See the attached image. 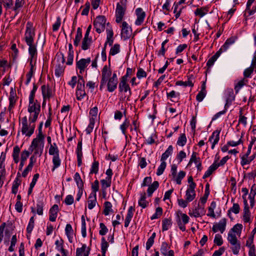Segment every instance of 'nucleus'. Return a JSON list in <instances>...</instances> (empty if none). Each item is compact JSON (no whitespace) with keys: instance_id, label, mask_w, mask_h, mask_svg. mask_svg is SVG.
Here are the masks:
<instances>
[{"instance_id":"obj_1","label":"nucleus","mask_w":256,"mask_h":256,"mask_svg":"<svg viewBox=\"0 0 256 256\" xmlns=\"http://www.w3.org/2000/svg\"><path fill=\"white\" fill-rule=\"evenodd\" d=\"M112 74L111 68L104 66L102 70V79L100 80V90H102L104 86L107 85L108 90L109 92H113L117 88L118 81L110 78Z\"/></svg>"},{"instance_id":"obj_2","label":"nucleus","mask_w":256,"mask_h":256,"mask_svg":"<svg viewBox=\"0 0 256 256\" xmlns=\"http://www.w3.org/2000/svg\"><path fill=\"white\" fill-rule=\"evenodd\" d=\"M37 119H33L28 117V120L26 116L21 119V132L23 135L26 136L30 137L34 133L35 130V122Z\"/></svg>"},{"instance_id":"obj_3","label":"nucleus","mask_w":256,"mask_h":256,"mask_svg":"<svg viewBox=\"0 0 256 256\" xmlns=\"http://www.w3.org/2000/svg\"><path fill=\"white\" fill-rule=\"evenodd\" d=\"M48 154L52 156V162L53 166L52 170L54 172L56 169L60 166L62 162L60 157V151L56 143L54 142L52 144L50 145Z\"/></svg>"},{"instance_id":"obj_4","label":"nucleus","mask_w":256,"mask_h":256,"mask_svg":"<svg viewBox=\"0 0 256 256\" xmlns=\"http://www.w3.org/2000/svg\"><path fill=\"white\" fill-rule=\"evenodd\" d=\"M28 112L30 114L29 117L33 119H38L40 112V104L38 100L35 99H28Z\"/></svg>"},{"instance_id":"obj_5","label":"nucleus","mask_w":256,"mask_h":256,"mask_svg":"<svg viewBox=\"0 0 256 256\" xmlns=\"http://www.w3.org/2000/svg\"><path fill=\"white\" fill-rule=\"evenodd\" d=\"M35 36L34 30L32 24L30 22H28L26 24V30L24 33V40L27 44H34Z\"/></svg>"},{"instance_id":"obj_6","label":"nucleus","mask_w":256,"mask_h":256,"mask_svg":"<svg viewBox=\"0 0 256 256\" xmlns=\"http://www.w3.org/2000/svg\"><path fill=\"white\" fill-rule=\"evenodd\" d=\"M106 19L104 16H99L96 17L94 25L96 32L100 34L104 30Z\"/></svg>"},{"instance_id":"obj_7","label":"nucleus","mask_w":256,"mask_h":256,"mask_svg":"<svg viewBox=\"0 0 256 256\" xmlns=\"http://www.w3.org/2000/svg\"><path fill=\"white\" fill-rule=\"evenodd\" d=\"M126 6L124 4L117 3L116 9V22L117 23L120 22L124 16Z\"/></svg>"},{"instance_id":"obj_8","label":"nucleus","mask_w":256,"mask_h":256,"mask_svg":"<svg viewBox=\"0 0 256 256\" xmlns=\"http://www.w3.org/2000/svg\"><path fill=\"white\" fill-rule=\"evenodd\" d=\"M226 223L227 220L226 218L221 219L218 222H216L213 224L212 232L214 233L220 232L221 234H223L226 230Z\"/></svg>"},{"instance_id":"obj_9","label":"nucleus","mask_w":256,"mask_h":256,"mask_svg":"<svg viewBox=\"0 0 256 256\" xmlns=\"http://www.w3.org/2000/svg\"><path fill=\"white\" fill-rule=\"evenodd\" d=\"M91 59L90 58H81L79 60L76 61V69L79 70L80 74H82L86 68L90 63Z\"/></svg>"},{"instance_id":"obj_10","label":"nucleus","mask_w":256,"mask_h":256,"mask_svg":"<svg viewBox=\"0 0 256 256\" xmlns=\"http://www.w3.org/2000/svg\"><path fill=\"white\" fill-rule=\"evenodd\" d=\"M244 208L242 213V220L245 223L252 222V217L250 210V206H248V200H244Z\"/></svg>"},{"instance_id":"obj_11","label":"nucleus","mask_w":256,"mask_h":256,"mask_svg":"<svg viewBox=\"0 0 256 256\" xmlns=\"http://www.w3.org/2000/svg\"><path fill=\"white\" fill-rule=\"evenodd\" d=\"M118 89L120 92H128V95L127 98V100H130V96L132 95V91L130 88L127 83V80H126V78H121L120 81L118 84Z\"/></svg>"},{"instance_id":"obj_12","label":"nucleus","mask_w":256,"mask_h":256,"mask_svg":"<svg viewBox=\"0 0 256 256\" xmlns=\"http://www.w3.org/2000/svg\"><path fill=\"white\" fill-rule=\"evenodd\" d=\"M121 36L124 40L130 38L132 35V30L126 22H123L122 24Z\"/></svg>"},{"instance_id":"obj_13","label":"nucleus","mask_w":256,"mask_h":256,"mask_svg":"<svg viewBox=\"0 0 256 256\" xmlns=\"http://www.w3.org/2000/svg\"><path fill=\"white\" fill-rule=\"evenodd\" d=\"M135 14L136 16V19L134 24L136 26L141 25L144 22L146 16V14L141 8H138L135 10Z\"/></svg>"},{"instance_id":"obj_14","label":"nucleus","mask_w":256,"mask_h":256,"mask_svg":"<svg viewBox=\"0 0 256 256\" xmlns=\"http://www.w3.org/2000/svg\"><path fill=\"white\" fill-rule=\"evenodd\" d=\"M28 46V54L30 56V64L32 66V62H36L37 58L36 46L34 44H27Z\"/></svg>"},{"instance_id":"obj_15","label":"nucleus","mask_w":256,"mask_h":256,"mask_svg":"<svg viewBox=\"0 0 256 256\" xmlns=\"http://www.w3.org/2000/svg\"><path fill=\"white\" fill-rule=\"evenodd\" d=\"M41 88L43 99L49 100L54 96V92L48 86L43 85Z\"/></svg>"},{"instance_id":"obj_16","label":"nucleus","mask_w":256,"mask_h":256,"mask_svg":"<svg viewBox=\"0 0 256 256\" xmlns=\"http://www.w3.org/2000/svg\"><path fill=\"white\" fill-rule=\"evenodd\" d=\"M206 210L204 206H200L198 204L197 208L192 210V211H190L188 214L190 216H194V218H198L204 215Z\"/></svg>"},{"instance_id":"obj_17","label":"nucleus","mask_w":256,"mask_h":256,"mask_svg":"<svg viewBox=\"0 0 256 256\" xmlns=\"http://www.w3.org/2000/svg\"><path fill=\"white\" fill-rule=\"evenodd\" d=\"M45 136H36V138L33 139L30 148H36L38 147H44Z\"/></svg>"},{"instance_id":"obj_18","label":"nucleus","mask_w":256,"mask_h":256,"mask_svg":"<svg viewBox=\"0 0 256 256\" xmlns=\"http://www.w3.org/2000/svg\"><path fill=\"white\" fill-rule=\"evenodd\" d=\"M220 130H214L210 136L208 141L212 142V149H214L215 146L218 143L220 140Z\"/></svg>"},{"instance_id":"obj_19","label":"nucleus","mask_w":256,"mask_h":256,"mask_svg":"<svg viewBox=\"0 0 256 256\" xmlns=\"http://www.w3.org/2000/svg\"><path fill=\"white\" fill-rule=\"evenodd\" d=\"M196 155L197 154L196 152H192L188 166H190L192 162H194L196 164L198 170L201 171L202 170V162L200 158L197 157Z\"/></svg>"},{"instance_id":"obj_20","label":"nucleus","mask_w":256,"mask_h":256,"mask_svg":"<svg viewBox=\"0 0 256 256\" xmlns=\"http://www.w3.org/2000/svg\"><path fill=\"white\" fill-rule=\"evenodd\" d=\"M224 97L226 100L225 106L230 104L235 99V95L233 89L232 88H227L224 92Z\"/></svg>"},{"instance_id":"obj_21","label":"nucleus","mask_w":256,"mask_h":256,"mask_svg":"<svg viewBox=\"0 0 256 256\" xmlns=\"http://www.w3.org/2000/svg\"><path fill=\"white\" fill-rule=\"evenodd\" d=\"M170 246L166 242H162L160 247L161 254L164 256H174V252L170 250Z\"/></svg>"},{"instance_id":"obj_22","label":"nucleus","mask_w":256,"mask_h":256,"mask_svg":"<svg viewBox=\"0 0 256 256\" xmlns=\"http://www.w3.org/2000/svg\"><path fill=\"white\" fill-rule=\"evenodd\" d=\"M76 156H77L78 166H80L82 164V140L78 142L76 150Z\"/></svg>"},{"instance_id":"obj_23","label":"nucleus","mask_w":256,"mask_h":256,"mask_svg":"<svg viewBox=\"0 0 256 256\" xmlns=\"http://www.w3.org/2000/svg\"><path fill=\"white\" fill-rule=\"evenodd\" d=\"M59 208L58 204H54L50 210L49 220L51 222H55L58 216Z\"/></svg>"},{"instance_id":"obj_24","label":"nucleus","mask_w":256,"mask_h":256,"mask_svg":"<svg viewBox=\"0 0 256 256\" xmlns=\"http://www.w3.org/2000/svg\"><path fill=\"white\" fill-rule=\"evenodd\" d=\"M195 188L193 186L190 188H188L186 192V198L189 202H192L196 198Z\"/></svg>"},{"instance_id":"obj_25","label":"nucleus","mask_w":256,"mask_h":256,"mask_svg":"<svg viewBox=\"0 0 256 256\" xmlns=\"http://www.w3.org/2000/svg\"><path fill=\"white\" fill-rule=\"evenodd\" d=\"M6 154L4 152H2L0 156V178L4 177L6 175V170L4 161L6 160Z\"/></svg>"},{"instance_id":"obj_26","label":"nucleus","mask_w":256,"mask_h":256,"mask_svg":"<svg viewBox=\"0 0 256 256\" xmlns=\"http://www.w3.org/2000/svg\"><path fill=\"white\" fill-rule=\"evenodd\" d=\"M256 66V64L255 60L254 59L252 60V64L250 67L246 68L244 72V78H250L252 77V74L254 67Z\"/></svg>"},{"instance_id":"obj_27","label":"nucleus","mask_w":256,"mask_h":256,"mask_svg":"<svg viewBox=\"0 0 256 256\" xmlns=\"http://www.w3.org/2000/svg\"><path fill=\"white\" fill-rule=\"evenodd\" d=\"M65 233L68 238V241L72 243V242L74 234L71 224H66L65 228Z\"/></svg>"},{"instance_id":"obj_28","label":"nucleus","mask_w":256,"mask_h":256,"mask_svg":"<svg viewBox=\"0 0 256 256\" xmlns=\"http://www.w3.org/2000/svg\"><path fill=\"white\" fill-rule=\"evenodd\" d=\"M138 206L142 208H145L148 204V202L146 200V194L144 192L140 194V197L138 201Z\"/></svg>"},{"instance_id":"obj_29","label":"nucleus","mask_w":256,"mask_h":256,"mask_svg":"<svg viewBox=\"0 0 256 256\" xmlns=\"http://www.w3.org/2000/svg\"><path fill=\"white\" fill-rule=\"evenodd\" d=\"M248 83V80L243 78L234 84V90L236 94H238L240 90Z\"/></svg>"},{"instance_id":"obj_30","label":"nucleus","mask_w":256,"mask_h":256,"mask_svg":"<svg viewBox=\"0 0 256 256\" xmlns=\"http://www.w3.org/2000/svg\"><path fill=\"white\" fill-rule=\"evenodd\" d=\"M173 147L172 145L169 146L164 153H163L160 158V160L166 162V160L172 154Z\"/></svg>"},{"instance_id":"obj_31","label":"nucleus","mask_w":256,"mask_h":256,"mask_svg":"<svg viewBox=\"0 0 256 256\" xmlns=\"http://www.w3.org/2000/svg\"><path fill=\"white\" fill-rule=\"evenodd\" d=\"M218 168V166L216 165V163H213L209 168L208 170L205 172L202 178L204 179L210 176L212 173Z\"/></svg>"},{"instance_id":"obj_32","label":"nucleus","mask_w":256,"mask_h":256,"mask_svg":"<svg viewBox=\"0 0 256 256\" xmlns=\"http://www.w3.org/2000/svg\"><path fill=\"white\" fill-rule=\"evenodd\" d=\"M159 186L158 182L154 181L152 184L148 186L147 190V193L148 196H151L153 192L158 188Z\"/></svg>"},{"instance_id":"obj_33","label":"nucleus","mask_w":256,"mask_h":256,"mask_svg":"<svg viewBox=\"0 0 256 256\" xmlns=\"http://www.w3.org/2000/svg\"><path fill=\"white\" fill-rule=\"evenodd\" d=\"M82 38V31L80 28H78L76 30V34L74 40V44L75 46H78L80 43Z\"/></svg>"},{"instance_id":"obj_34","label":"nucleus","mask_w":256,"mask_h":256,"mask_svg":"<svg viewBox=\"0 0 256 256\" xmlns=\"http://www.w3.org/2000/svg\"><path fill=\"white\" fill-rule=\"evenodd\" d=\"M20 148L18 146H16L14 148L12 156L15 163L18 164L20 160L19 154L20 152Z\"/></svg>"},{"instance_id":"obj_35","label":"nucleus","mask_w":256,"mask_h":256,"mask_svg":"<svg viewBox=\"0 0 256 256\" xmlns=\"http://www.w3.org/2000/svg\"><path fill=\"white\" fill-rule=\"evenodd\" d=\"M99 170V162L98 161L94 160L92 162L90 171V174H97Z\"/></svg>"},{"instance_id":"obj_36","label":"nucleus","mask_w":256,"mask_h":256,"mask_svg":"<svg viewBox=\"0 0 256 256\" xmlns=\"http://www.w3.org/2000/svg\"><path fill=\"white\" fill-rule=\"evenodd\" d=\"M113 212L112 204L110 202H105L104 203V210L103 213L105 216H108L110 212Z\"/></svg>"},{"instance_id":"obj_37","label":"nucleus","mask_w":256,"mask_h":256,"mask_svg":"<svg viewBox=\"0 0 256 256\" xmlns=\"http://www.w3.org/2000/svg\"><path fill=\"white\" fill-rule=\"evenodd\" d=\"M172 226L171 219L164 218L162 221V230L166 231L168 230Z\"/></svg>"},{"instance_id":"obj_38","label":"nucleus","mask_w":256,"mask_h":256,"mask_svg":"<svg viewBox=\"0 0 256 256\" xmlns=\"http://www.w3.org/2000/svg\"><path fill=\"white\" fill-rule=\"evenodd\" d=\"M92 192L89 196V199L92 198V195H94V196H96V192L99 190V182L98 180H95L94 184L92 185Z\"/></svg>"},{"instance_id":"obj_39","label":"nucleus","mask_w":256,"mask_h":256,"mask_svg":"<svg viewBox=\"0 0 256 256\" xmlns=\"http://www.w3.org/2000/svg\"><path fill=\"white\" fill-rule=\"evenodd\" d=\"M186 173L183 170L180 171L178 175L176 176L172 180L176 181V184H180L182 183V180L186 176Z\"/></svg>"},{"instance_id":"obj_40","label":"nucleus","mask_w":256,"mask_h":256,"mask_svg":"<svg viewBox=\"0 0 256 256\" xmlns=\"http://www.w3.org/2000/svg\"><path fill=\"white\" fill-rule=\"evenodd\" d=\"M101 242V250L102 253V256H106V252L108 247V244L106 241L105 238L102 237V238Z\"/></svg>"},{"instance_id":"obj_41","label":"nucleus","mask_w":256,"mask_h":256,"mask_svg":"<svg viewBox=\"0 0 256 256\" xmlns=\"http://www.w3.org/2000/svg\"><path fill=\"white\" fill-rule=\"evenodd\" d=\"M74 180H75L78 188H82L84 184L78 172H76L74 176Z\"/></svg>"},{"instance_id":"obj_42","label":"nucleus","mask_w":256,"mask_h":256,"mask_svg":"<svg viewBox=\"0 0 256 256\" xmlns=\"http://www.w3.org/2000/svg\"><path fill=\"white\" fill-rule=\"evenodd\" d=\"M130 126V121L128 118H126L124 122L120 125V129L122 134L126 136V130Z\"/></svg>"},{"instance_id":"obj_43","label":"nucleus","mask_w":256,"mask_h":256,"mask_svg":"<svg viewBox=\"0 0 256 256\" xmlns=\"http://www.w3.org/2000/svg\"><path fill=\"white\" fill-rule=\"evenodd\" d=\"M120 52V45L118 44H114L112 46L109 55L110 56H114Z\"/></svg>"},{"instance_id":"obj_44","label":"nucleus","mask_w":256,"mask_h":256,"mask_svg":"<svg viewBox=\"0 0 256 256\" xmlns=\"http://www.w3.org/2000/svg\"><path fill=\"white\" fill-rule=\"evenodd\" d=\"M92 42V39L83 38L82 44V49L84 50H88Z\"/></svg>"},{"instance_id":"obj_45","label":"nucleus","mask_w":256,"mask_h":256,"mask_svg":"<svg viewBox=\"0 0 256 256\" xmlns=\"http://www.w3.org/2000/svg\"><path fill=\"white\" fill-rule=\"evenodd\" d=\"M160 164L158 167L156 172V175L158 176L162 175L164 173V172L166 166V162L160 160Z\"/></svg>"},{"instance_id":"obj_46","label":"nucleus","mask_w":256,"mask_h":256,"mask_svg":"<svg viewBox=\"0 0 256 256\" xmlns=\"http://www.w3.org/2000/svg\"><path fill=\"white\" fill-rule=\"evenodd\" d=\"M220 56V54L216 52L206 62V66L209 68L212 66Z\"/></svg>"},{"instance_id":"obj_47","label":"nucleus","mask_w":256,"mask_h":256,"mask_svg":"<svg viewBox=\"0 0 256 256\" xmlns=\"http://www.w3.org/2000/svg\"><path fill=\"white\" fill-rule=\"evenodd\" d=\"M230 244L232 245L231 248L232 253L236 255L238 254L240 249V244L239 242H234V244Z\"/></svg>"},{"instance_id":"obj_48","label":"nucleus","mask_w":256,"mask_h":256,"mask_svg":"<svg viewBox=\"0 0 256 256\" xmlns=\"http://www.w3.org/2000/svg\"><path fill=\"white\" fill-rule=\"evenodd\" d=\"M82 226H81V232L83 238H86V223L84 215L82 216Z\"/></svg>"},{"instance_id":"obj_49","label":"nucleus","mask_w":256,"mask_h":256,"mask_svg":"<svg viewBox=\"0 0 256 256\" xmlns=\"http://www.w3.org/2000/svg\"><path fill=\"white\" fill-rule=\"evenodd\" d=\"M64 70V66L60 64L56 66L54 74L56 76L60 77L62 74Z\"/></svg>"},{"instance_id":"obj_50","label":"nucleus","mask_w":256,"mask_h":256,"mask_svg":"<svg viewBox=\"0 0 256 256\" xmlns=\"http://www.w3.org/2000/svg\"><path fill=\"white\" fill-rule=\"evenodd\" d=\"M228 240L230 244L238 242L237 240L236 234H234L232 231H229L228 235Z\"/></svg>"},{"instance_id":"obj_51","label":"nucleus","mask_w":256,"mask_h":256,"mask_svg":"<svg viewBox=\"0 0 256 256\" xmlns=\"http://www.w3.org/2000/svg\"><path fill=\"white\" fill-rule=\"evenodd\" d=\"M112 182V180L106 178V179H103L100 180V183L102 184V188L103 190H106L110 186Z\"/></svg>"},{"instance_id":"obj_52","label":"nucleus","mask_w":256,"mask_h":256,"mask_svg":"<svg viewBox=\"0 0 256 256\" xmlns=\"http://www.w3.org/2000/svg\"><path fill=\"white\" fill-rule=\"evenodd\" d=\"M186 140H187L185 134H182L178 137L176 144L180 146H183L186 144Z\"/></svg>"},{"instance_id":"obj_53","label":"nucleus","mask_w":256,"mask_h":256,"mask_svg":"<svg viewBox=\"0 0 256 256\" xmlns=\"http://www.w3.org/2000/svg\"><path fill=\"white\" fill-rule=\"evenodd\" d=\"M44 204L42 202H38L36 206V212L38 215L42 216L43 214L44 206Z\"/></svg>"},{"instance_id":"obj_54","label":"nucleus","mask_w":256,"mask_h":256,"mask_svg":"<svg viewBox=\"0 0 256 256\" xmlns=\"http://www.w3.org/2000/svg\"><path fill=\"white\" fill-rule=\"evenodd\" d=\"M78 85L76 90L84 89V80L82 76L79 75L78 76Z\"/></svg>"},{"instance_id":"obj_55","label":"nucleus","mask_w":256,"mask_h":256,"mask_svg":"<svg viewBox=\"0 0 256 256\" xmlns=\"http://www.w3.org/2000/svg\"><path fill=\"white\" fill-rule=\"evenodd\" d=\"M20 182L18 178H16L14 182L12 188V192L13 194H16L17 193L18 190V186L20 185Z\"/></svg>"},{"instance_id":"obj_56","label":"nucleus","mask_w":256,"mask_h":256,"mask_svg":"<svg viewBox=\"0 0 256 256\" xmlns=\"http://www.w3.org/2000/svg\"><path fill=\"white\" fill-rule=\"evenodd\" d=\"M34 216H32L30 218L29 222H28V225L26 228V231H27L28 233L31 234V232L34 228Z\"/></svg>"},{"instance_id":"obj_57","label":"nucleus","mask_w":256,"mask_h":256,"mask_svg":"<svg viewBox=\"0 0 256 256\" xmlns=\"http://www.w3.org/2000/svg\"><path fill=\"white\" fill-rule=\"evenodd\" d=\"M176 86H190L192 87L194 86L191 80H188V81L183 82L182 80H178L176 82Z\"/></svg>"},{"instance_id":"obj_58","label":"nucleus","mask_w":256,"mask_h":256,"mask_svg":"<svg viewBox=\"0 0 256 256\" xmlns=\"http://www.w3.org/2000/svg\"><path fill=\"white\" fill-rule=\"evenodd\" d=\"M214 242L218 246H220L223 244V240L222 236L220 234H216L214 236Z\"/></svg>"},{"instance_id":"obj_59","label":"nucleus","mask_w":256,"mask_h":256,"mask_svg":"<svg viewBox=\"0 0 256 256\" xmlns=\"http://www.w3.org/2000/svg\"><path fill=\"white\" fill-rule=\"evenodd\" d=\"M162 209L160 207H158L156 210L155 213L150 217L152 220L156 219L162 216Z\"/></svg>"},{"instance_id":"obj_60","label":"nucleus","mask_w":256,"mask_h":256,"mask_svg":"<svg viewBox=\"0 0 256 256\" xmlns=\"http://www.w3.org/2000/svg\"><path fill=\"white\" fill-rule=\"evenodd\" d=\"M95 124V120L94 119H90V123L86 130V133L87 134H90L94 128Z\"/></svg>"},{"instance_id":"obj_61","label":"nucleus","mask_w":256,"mask_h":256,"mask_svg":"<svg viewBox=\"0 0 256 256\" xmlns=\"http://www.w3.org/2000/svg\"><path fill=\"white\" fill-rule=\"evenodd\" d=\"M44 147H38L36 148H30L29 150H30L31 152L34 151V154L36 156H41L42 154L43 150Z\"/></svg>"},{"instance_id":"obj_62","label":"nucleus","mask_w":256,"mask_h":256,"mask_svg":"<svg viewBox=\"0 0 256 256\" xmlns=\"http://www.w3.org/2000/svg\"><path fill=\"white\" fill-rule=\"evenodd\" d=\"M56 248L60 252H64V249L63 248V240H57L55 242Z\"/></svg>"},{"instance_id":"obj_63","label":"nucleus","mask_w":256,"mask_h":256,"mask_svg":"<svg viewBox=\"0 0 256 256\" xmlns=\"http://www.w3.org/2000/svg\"><path fill=\"white\" fill-rule=\"evenodd\" d=\"M240 210V207L238 204L234 203L232 206L228 210V212H232L234 214H238L239 213Z\"/></svg>"},{"instance_id":"obj_64","label":"nucleus","mask_w":256,"mask_h":256,"mask_svg":"<svg viewBox=\"0 0 256 256\" xmlns=\"http://www.w3.org/2000/svg\"><path fill=\"white\" fill-rule=\"evenodd\" d=\"M100 230L99 234L101 236H104L108 232V229L104 223H100Z\"/></svg>"}]
</instances>
